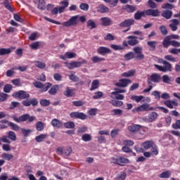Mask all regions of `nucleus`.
<instances>
[{"label": "nucleus", "instance_id": "6e6d98bb", "mask_svg": "<svg viewBox=\"0 0 180 180\" xmlns=\"http://www.w3.org/2000/svg\"><path fill=\"white\" fill-rule=\"evenodd\" d=\"M151 153L152 154H154V155H158V147L153 143V146H152V148H151Z\"/></svg>", "mask_w": 180, "mask_h": 180}, {"label": "nucleus", "instance_id": "09e8293b", "mask_svg": "<svg viewBox=\"0 0 180 180\" xmlns=\"http://www.w3.org/2000/svg\"><path fill=\"white\" fill-rule=\"evenodd\" d=\"M91 61L95 63H101V61H105V58L95 56L93 58H91Z\"/></svg>", "mask_w": 180, "mask_h": 180}, {"label": "nucleus", "instance_id": "a18cd8bd", "mask_svg": "<svg viewBox=\"0 0 180 180\" xmlns=\"http://www.w3.org/2000/svg\"><path fill=\"white\" fill-rule=\"evenodd\" d=\"M165 61H171L172 63H176V59L172 56V55H166L165 56Z\"/></svg>", "mask_w": 180, "mask_h": 180}, {"label": "nucleus", "instance_id": "9d476101", "mask_svg": "<svg viewBox=\"0 0 180 180\" xmlns=\"http://www.w3.org/2000/svg\"><path fill=\"white\" fill-rule=\"evenodd\" d=\"M129 84H131V80L129 79H121L118 82L115 83L116 86H120V88H126Z\"/></svg>", "mask_w": 180, "mask_h": 180}, {"label": "nucleus", "instance_id": "49530a36", "mask_svg": "<svg viewBox=\"0 0 180 180\" xmlns=\"http://www.w3.org/2000/svg\"><path fill=\"white\" fill-rule=\"evenodd\" d=\"M131 99H132V101H135V102H136V103H139V102H141L142 99H144V96H132L131 97Z\"/></svg>", "mask_w": 180, "mask_h": 180}, {"label": "nucleus", "instance_id": "4be33fe9", "mask_svg": "<svg viewBox=\"0 0 180 180\" xmlns=\"http://www.w3.org/2000/svg\"><path fill=\"white\" fill-rule=\"evenodd\" d=\"M162 81L164 82V84H171V82H174V77H171L168 76V75H164L162 77Z\"/></svg>", "mask_w": 180, "mask_h": 180}, {"label": "nucleus", "instance_id": "c9c22d12", "mask_svg": "<svg viewBox=\"0 0 180 180\" xmlns=\"http://www.w3.org/2000/svg\"><path fill=\"white\" fill-rule=\"evenodd\" d=\"M99 88V80L95 79L91 83V87L90 91H95V89H98Z\"/></svg>", "mask_w": 180, "mask_h": 180}, {"label": "nucleus", "instance_id": "a878e982", "mask_svg": "<svg viewBox=\"0 0 180 180\" xmlns=\"http://www.w3.org/2000/svg\"><path fill=\"white\" fill-rule=\"evenodd\" d=\"M154 142L153 141H148L142 143V148L143 150H150L153 147Z\"/></svg>", "mask_w": 180, "mask_h": 180}, {"label": "nucleus", "instance_id": "c756f323", "mask_svg": "<svg viewBox=\"0 0 180 180\" xmlns=\"http://www.w3.org/2000/svg\"><path fill=\"white\" fill-rule=\"evenodd\" d=\"M148 47H150V51H155V47H157L158 42L157 41H148L147 42Z\"/></svg>", "mask_w": 180, "mask_h": 180}, {"label": "nucleus", "instance_id": "a211bd4d", "mask_svg": "<svg viewBox=\"0 0 180 180\" xmlns=\"http://www.w3.org/2000/svg\"><path fill=\"white\" fill-rule=\"evenodd\" d=\"M51 124L53 127H56L57 129H61V127H63V122L56 118L51 120Z\"/></svg>", "mask_w": 180, "mask_h": 180}, {"label": "nucleus", "instance_id": "2eb2a0df", "mask_svg": "<svg viewBox=\"0 0 180 180\" xmlns=\"http://www.w3.org/2000/svg\"><path fill=\"white\" fill-rule=\"evenodd\" d=\"M171 24H169V27L172 30V32H176L178 30V25H179V20L177 19L171 20Z\"/></svg>", "mask_w": 180, "mask_h": 180}, {"label": "nucleus", "instance_id": "393cba45", "mask_svg": "<svg viewBox=\"0 0 180 180\" xmlns=\"http://www.w3.org/2000/svg\"><path fill=\"white\" fill-rule=\"evenodd\" d=\"M150 81L153 82L158 83L161 81V75L157 73H153L150 76Z\"/></svg>", "mask_w": 180, "mask_h": 180}, {"label": "nucleus", "instance_id": "bf43d9fd", "mask_svg": "<svg viewBox=\"0 0 180 180\" xmlns=\"http://www.w3.org/2000/svg\"><path fill=\"white\" fill-rule=\"evenodd\" d=\"M104 40H107L108 41H113L115 40V36L110 33H108L105 37H104Z\"/></svg>", "mask_w": 180, "mask_h": 180}, {"label": "nucleus", "instance_id": "79ce46f5", "mask_svg": "<svg viewBox=\"0 0 180 180\" xmlns=\"http://www.w3.org/2000/svg\"><path fill=\"white\" fill-rule=\"evenodd\" d=\"M124 60H127V61L130 60H133L134 58V53L133 52H129L127 54L124 56Z\"/></svg>", "mask_w": 180, "mask_h": 180}, {"label": "nucleus", "instance_id": "bb28decb", "mask_svg": "<svg viewBox=\"0 0 180 180\" xmlns=\"http://www.w3.org/2000/svg\"><path fill=\"white\" fill-rule=\"evenodd\" d=\"M134 74H136L135 70H131L128 72H125L121 75V76L124 78H129L130 77H134Z\"/></svg>", "mask_w": 180, "mask_h": 180}, {"label": "nucleus", "instance_id": "f257e3e1", "mask_svg": "<svg viewBox=\"0 0 180 180\" xmlns=\"http://www.w3.org/2000/svg\"><path fill=\"white\" fill-rule=\"evenodd\" d=\"M158 62L160 64H163V66L155 65V68L158 70V71H161L162 72H171L172 71V64H171L169 62L162 58H160Z\"/></svg>", "mask_w": 180, "mask_h": 180}, {"label": "nucleus", "instance_id": "6ab92c4d", "mask_svg": "<svg viewBox=\"0 0 180 180\" xmlns=\"http://www.w3.org/2000/svg\"><path fill=\"white\" fill-rule=\"evenodd\" d=\"M110 98H112V99H117V101H123L124 99V96L119 94V93L116 91H112L111 92Z\"/></svg>", "mask_w": 180, "mask_h": 180}, {"label": "nucleus", "instance_id": "72a5a7b5", "mask_svg": "<svg viewBox=\"0 0 180 180\" xmlns=\"http://www.w3.org/2000/svg\"><path fill=\"white\" fill-rule=\"evenodd\" d=\"M1 158H3V160H6V161H11V160H13V155L4 153L1 155Z\"/></svg>", "mask_w": 180, "mask_h": 180}, {"label": "nucleus", "instance_id": "20e7f679", "mask_svg": "<svg viewBox=\"0 0 180 180\" xmlns=\"http://www.w3.org/2000/svg\"><path fill=\"white\" fill-rule=\"evenodd\" d=\"M33 84L35 88H39L41 90V92H46L49 91V88L51 86V83L43 84V83L40 82H35Z\"/></svg>", "mask_w": 180, "mask_h": 180}, {"label": "nucleus", "instance_id": "cd10ccee", "mask_svg": "<svg viewBox=\"0 0 180 180\" xmlns=\"http://www.w3.org/2000/svg\"><path fill=\"white\" fill-rule=\"evenodd\" d=\"M171 38H169V35L164 38L162 41V46L165 49H168L169 46H171Z\"/></svg>", "mask_w": 180, "mask_h": 180}, {"label": "nucleus", "instance_id": "3c124183", "mask_svg": "<svg viewBox=\"0 0 180 180\" xmlns=\"http://www.w3.org/2000/svg\"><path fill=\"white\" fill-rule=\"evenodd\" d=\"M71 153H72V148L71 147H67L63 151V154L65 157L71 155Z\"/></svg>", "mask_w": 180, "mask_h": 180}, {"label": "nucleus", "instance_id": "7c9ffc66", "mask_svg": "<svg viewBox=\"0 0 180 180\" xmlns=\"http://www.w3.org/2000/svg\"><path fill=\"white\" fill-rule=\"evenodd\" d=\"M108 11H109V8L103 4H101L97 7V12H100V13H105Z\"/></svg>", "mask_w": 180, "mask_h": 180}, {"label": "nucleus", "instance_id": "4468645a", "mask_svg": "<svg viewBox=\"0 0 180 180\" xmlns=\"http://www.w3.org/2000/svg\"><path fill=\"white\" fill-rule=\"evenodd\" d=\"M129 46H137L139 44V41L137 40V37L130 35L127 37Z\"/></svg>", "mask_w": 180, "mask_h": 180}, {"label": "nucleus", "instance_id": "4d7b16f0", "mask_svg": "<svg viewBox=\"0 0 180 180\" xmlns=\"http://www.w3.org/2000/svg\"><path fill=\"white\" fill-rule=\"evenodd\" d=\"M110 46L111 47V49L115 51L124 50V47L122 46L121 45L110 44Z\"/></svg>", "mask_w": 180, "mask_h": 180}, {"label": "nucleus", "instance_id": "5701e85b", "mask_svg": "<svg viewBox=\"0 0 180 180\" xmlns=\"http://www.w3.org/2000/svg\"><path fill=\"white\" fill-rule=\"evenodd\" d=\"M146 15L148 16H153V17H157L158 15H160V11L158 9L156 10H153V9H148L146 11Z\"/></svg>", "mask_w": 180, "mask_h": 180}, {"label": "nucleus", "instance_id": "774afa93", "mask_svg": "<svg viewBox=\"0 0 180 180\" xmlns=\"http://www.w3.org/2000/svg\"><path fill=\"white\" fill-rule=\"evenodd\" d=\"M172 128L176 130L180 129V120H177L174 124H172Z\"/></svg>", "mask_w": 180, "mask_h": 180}, {"label": "nucleus", "instance_id": "6e6552de", "mask_svg": "<svg viewBox=\"0 0 180 180\" xmlns=\"http://www.w3.org/2000/svg\"><path fill=\"white\" fill-rule=\"evenodd\" d=\"M13 96L19 98V99H27L30 97V95L25 91H19L13 94Z\"/></svg>", "mask_w": 180, "mask_h": 180}, {"label": "nucleus", "instance_id": "2f4dec72", "mask_svg": "<svg viewBox=\"0 0 180 180\" xmlns=\"http://www.w3.org/2000/svg\"><path fill=\"white\" fill-rule=\"evenodd\" d=\"M159 177L163 179H168V178L171 177V171L167 170L165 172H162L160 175Z\"/></svg>", "mask_w": 180, "mask_h": 180}, {"label": "nucleus", "instance_id": "e2e57ef3", "mask_svg": "<svg viewBox=\"0 0 180 180\" xmlns=\"http://www.w3.org/2000/svg\"><path fill=\"white\" fill-rule=\"evenodd\" d=\"M8 126H10L13 130H15V131H19V126L18 124L13 123V122H8Z\"/></svg>", "mask_w": 180, "mask_h": 180}, {"label": "nucleus", "instance_id": "1a4fd4ad", "mask_svg": "<svg viewBox=\"0 0 180 180\" xmlns=\"http://www.w3.org/2000/svg\"><path fill=\"white\" fill-rule=\"evenodd\" d=\"M133 51L135 54H137L136 58L137 60H144V54L142 53L143 48L140 46H136L133 49Z\"/></svg>", "mask_w": 180, "mask_h": 180}, {"label": "nucleus", "instance_id": "a19ab883", "mask_svg": "<svg viewBox=\"0 0 180 180\" xmlns=\"http://www.w3.org/2000/svg\"><path fill=\"white\" fill-rule=\"evenodd\" d=\"M82 140L86 143L92 140V136L89 134H84L82 136Z\"/></svg>", "mask_w": 180, "mask_h": 180}, {"label": "nucleus", "instance_id": "37998d69", "mask_svg": "<svg viewBox=\"0 0 180 180\" xmlns=\"http://www.w3.org/2000/svg\"><path fill=\"white\" fill-rule=\"evenodd\" d=\"M110 103H112V105L115 106L116 108H120V106L123 105V102L122 101H115V100H111L110 101Z\"/></svg>", "mask_w": 180, "mask_h": 180}, {"label": "nucleus", "instance_id": "0e129e2a", "mask_svg": "<svg viewBox=\"0 0 180 180\" xmlns=\"http://www.w3.org/2000/svg\"><path fill=\"white\" fill-rule=\"evenodd\" d=\"M162 9H174V4L169 3L165 4L162 6Z\"/></svg>", "mask_w": 180, "mask_h": 180}, {"label": "nucleus", "instance_id": "4c0bfd02", "mask_svg": "<svg viewBox=\"0 0 180 180\" xmlns=\"http://www.w3.org/2000/svg\"><path fill=\"white\" fill-rule=\"evenodd\" d=\"M35 127L37 131H43V130H44V123L41 122H37Z\"/></svg>", "mask_w": 180, "mask_h": 180}, {"label": "nucleus", "instance_id": "7ed1b4c3", "mask_svg": "<svg viewBox=\"0 0 180 180\" xmlns=\"http://www.w3.org/2000/svg\"><path fill=\"white\" fill-rule=\"evenodd\" d=\"M88 61L86 60H83L82 61H71L70 63L65 62L67 68L68 70H74V68H79V67H82V64H86Z\"/></svg>", "mask_w": 180, "mask_h": 180}, {"label": "nucleus", "instance_id": "b1692460", "mask_svg": "<svg viewBox=\"0 0 180 180\" xmlns=\"http://www.w3.org/2000/svg\"><path fill=\"white\" fill-rule=\"evenodd\" d=\"M47 137H49V134H41L35 137V141H37V143H41V142L44 141L46 140V139H47Z\"/></svg>", "mask_w": 180, "mask_h": 180}, {"label": "nucleus", "instance_id": "9b49d317", "mask_svg": "<svg viewBox=\"0 0 180 180\" xmlns=\"http://www.w3.org/2000/svg\"><path fill=\"white\" fill-rule=\"evenodd\" d=\"M134 25V20L127 19L119 24L120 27H130V26Z\"/></svg>", "mask_w": 180, "mask_h": 180}, {"label": "nucleus", "instance_id": "ddd939ff", "mask_svg": "<svg viewBox=\"0 0 180 180\" xmlns=\"http://www.w3.org/2000/svg\"><path fill=\"white\" fill-rule=\"evenodd\" d=\"M77 57V54L73 52H66L64 55H61L59 56V58L60 60H67V58L71 59V58H75Z\"/></svg>", "mask_w": 180, "mask_h": 180}, {"label": "nucleus", "instance_id": "69168bd1", "mask_svg": "<svg viewBox=\"0 0 180 180\" xmlns=\"http://www.w3.org/2000/svg\"><path fill=\"white\" fill-rule=\"evenodd\" d=\"M11 91H12V85L6 84L4 86V92L9 94V92H11Z\"/></svg>", "mask_w": 180, "mask_h": 180}, {"label": "nucleus", "instance_id": "de8ad7c7", "mask_svg": "<svg viewBox=\"0 0 180 180\" xmlns=\"http://www.w3.org/2000/svg\"><path fill=\"white\" fill-rule=\"evenodd\" d=\"M63 126L66 129H74V127H75V124L74 123V122H68L64 123Z\"/></svg>", "mask_w": 180, "mask_h": 180}, {"label": "nucleus", "instance_id": "412c9836", "mask_svg": "<svg viewBox=\"0 0 180 180\" xmlns=\"http://www.w3.org/2000/svg\"><path fill=\"white\" fill-rule=\"evenodd\" d=\"M97 53H98V54H101V56H103L105 54L110 53V50L109 49V48L101 46L97 49Z\"/></svg>", "mask_w": 180, "mask_h": 180}, {"label": "nucleus", "instance_id": "13d9d810", "mask_svg": "<svg viewBox=\"0 0 180 180\" xmlns=\"http://www.w3.org/2000/svg\"><path fill=\"white\" fill-rule=\"evenodd\" d=\"M64 95L68 97L72 96V95H74V91L70 89V88H67L66 90L64 91Z\"/></svg>", "mask_w": 180, "mask_h": 180}, {"label": "nucleus", "instance_id": "680f3d73", "mask_svg": "<svg viewBox=\"0 0 180 180\" xmlns=\"http://www.w3.org/2000/svg\"><path fill=\"white\" fill-rule=\"evenodd\" d=\"M21 131L24 136V137H27L30 133H32V129H21Z\"/></svg>", "mask_w": 180, "mask_h": 180}, {"label": "nucleus", "instance_id": "8fccbe9b", "mask_svg": "<svg viewBox=\"0 0 180 180\" xmlns=\"http://www.w3.org/2000/svg\"><path fill=\"white\" fill-rule=\"evenodd\" d=\"M12 51L11 49H0V56H5L6 54H10Z\"/></svg>", "mask_w": 180, "mask_h": 180}, {"label": "nucleus", "instance_id": "e433bc0d", "mask_svg": "<svg viewBox=\"0 0 180 180\" xmlns=\"http://www.w3.org/2000/svg\"><path fill=\"white\" fill-rule=\"evenodd\" d=\"M162 16L165 18V19H171V16H172V11H164L162 12Z\"/></svg>", "mask_w": 180, "mask_h": 180}, {"label": "nucleus", "instance_id": "473e14b6", "mask_svg": "<svg viewBox=\"0 0 180 180\" xmlns=\"http://www.w3.org/2000/svg\"><path fill=\"white\" fill-rule=\"evenodd\" d=\"M60 87L58 86V85L55 84L49 89V94L50 95H56Z\"/></svg>", "mask_w": 180, "mask_h": 180}, {"label": "nucleus", "instance_id": "5fc2aeb1", "mask_svg": "<svg viewBox=\"0 0 180 180\" xmlns=\"http://www.w3.org/2000/svg\"><path fill=\"white\" fill-rule=\"evenodd\" d=\"M8 139L10 140H12V141H16V134L15 132L10 131H8Z\"/></svg>", "mask_w": 180, "mask_h": 180}, {"label": "nucleus", "instance_id": "aec40b11", "mask_svg": "<svg viewBox=\"0 0 180 180\" xmlns=\"http://www.w3.org/2000/svg\"><path fill=\"white\" fill-rule=\"evenodd\" d=\"M60 6L59 7V13H63L65 11L66 8H68L70 3L68 1H63L60 3Z\"/></svg>", "mask_w": 180, "mask_h": 180}, {"label": "nucleus", "instance_id": "f8f14e48", "mask_svg": "<svg viewBox=\"0 0 180 180\" xmlns=\"http://www.w3.org/2000/svg\"><path fill=\"white\" fill-rule=\"evenodd\" d=\"M164 105L169 109H174V106H178V102L175 100H166L164 101Z\"/></svg>", "mask_w": 180, "mask_h": 180}, {"label": "nucleus", "instance_id": "f3484780", "mask_svg": "<svg viewBox=\"0 0 180 180\" xmlns=\"http://www.w3.org/2000/svg\"><path fill=\"white\" fill-rule=\"evenodd\" d=\"M86 27L90 30H92L94 29H96L98 27V25L94 20L89 19L86 22Z\"/></svg>", "mask_w": 180, "mask_h": 180}, {"label": "nucleus", "instance_id": "864d4df0", "mask_svg": "<svg viewBox=\"0 0 180 180\" xmlns=\"http://www.w3.org/2000/svg\"><path fill=\"white\" fill-rule=\"evenodd\" d=\"M132 34H136V36H139V40H144V35H143V32L141 31H134L131 32Z\"/></svg>", "mask_w": 180, "mask_h": 180}, {"label": "nucleus", "instance_id": "c85d7f7f", "mask_svg": "<svg viewBox=\"0 0 180 180\" xmlns=\"http://www.w3.org/2000/svg\"><path fill=\"white\" fill-rule=\"evenodd\" d=\"M141 129V126L137 124H132L128 127V130L131 131L132 133H136V131H139Z\"/></svg>", "mask_w": 180, "mask_h": 180}, {"label": "nucleus", "instance_id": "c03bdc74", "mask_svg": "<svg viewBox=\"0 0 180 180\" xmlns=\"http://www.w3.org/2000/svg\"><path fill=\"white\" fill-rule=\"evenodd\" d=\"M3 5L6 8V9H8V11H10L11 12L13 11V10L12 9V6L9 4V1L4 0Z\"/></svg>", "mask_w": 180, "mask_h": 180}, {"label": "nucleus", "instance_id": "dca6fc26", "mask_svg": "<svg viewBox=\"0 0 180 180\" xmlns=\"http://www.w3.org/2000/svg\"><path fill=\"white\" fill-rule=\"evenodd\" d=\"M101 26H110L112 25V20L108 17H103L100 19Z\"/></svg>", "mask_w": 180, "mask_h": 180}, {"label": "nucleus", "instance_id": "58836bf2", "mask_svg": "<svg viewBox=\"0 0 180 180\" xmlns=\"http://www.w3.org/2000/svg\"><path fill=\"white\" fill-rule=\"evenodd\" d=\"M124 9L127 11V12H129V13H131L136 11V6H130V5H126L124 6Z\"/></svg>", "mask_w": 180, "mask_h": 180}, {"label": "nucleus", "instance_id": "052dcab7", "mask_svg": "<svg viewBox=\"0 0 180 180\" xmlns=\"http://www.w3.org/2000/svg\"><path fill=\"white\" fill-rule=\"evenodd\" d=\"M152 95L153 96H155V99H158V101H160V99H161V92L158 91H153L152 92Z\"/></svg>", "mask_w": 180, "mask_h": 180}, {"label": "nucleus", "instance_id": "603ef678", "mask_svg": "<svg viewBox=\"0 0 180 180\" xmlns=\"http://www.w3.org/2000/svg\"><path fill=\"white\" fill-rule=\"evenodd\" d=\"M122 143L127 147H131L132 146H134V141L131 140H124Z\"/></svg>", "mask_w": 180, "mask_h": 180}, {"label": "nucleus", "instance_id": "f704fd0d", "mask_svg": "<svg viewBox=\"0 0 180 180\" xmlns=\"http://www.w3.org/2000/svg\"><path fill=\"white\" fill-rule=\"evenodd\" d=\"M34 65L37 67V68H40V70H44V68H46V64L40 60L34 61Z\"/></svg>", "mask_w": 180, "mask_h": 180}, {"label": "nucleus", "instance_id": "f03ea898", "mask_svg": "<svg viewBox=\"0 0 180 180\" xmlns=\"http://www.w3.org/2000/svg\"><path fill=\"white\" fill-rule=\"evenodd\" d=\"M78 19L82 23H84V22L86 21V18L84 16L79 17V15H74L71 18H70L69 20L63 22L62 23V25L65 27H70L71 26H75L76 25H78Z\"/></svg>", "mask_w": 180, "mask_h": 180}, {"label": "nucleus", "instance_id": "338daca9", "mask_svg": "<svg viewBox=\"0 0 180 180\" xmlns=\"http://www.w3.org/2000/svg\"><path fill=\"white\" fill-rule=\"evenodd\" d=\"M40 105H41V106H49V105H50V101L42 99L40 101Z\"/></svg>", "mask_w": 180, "mask_h": 180}, {"label": "nucleus", "instance_id": "0eeeda50", "mask_svg": "<svg viewBox=\"0 0 180 180\" xmlns=\"http://www.w3.org/2000/svg\"><path fill=\"white\" fill-rule=\"evenodd\" d=\"M158 117V114L155 112H152L148 114L147 117L144 118L146 122L148 123H153V122H155Z\"/></svg>", "mask_w": 180, "mask_h": 180}, {"label": "nucleus", "instance_id": "39448f33", "mask_svg": "<svg viewBox=\"0 0 180 180\" xmlns=\"http://www.w3.org/2000/svg\"><path fill=\"white\" fill-rule=\"evenodd\" d=\"M112 161L114 164H117V165H121V166H123V164H129V159L123 156L112 158Z\"/></svg>", "mask_w": 180, "mask_h": 180}, {"label": "nucleus", "instance_id": "423d86ee", "mask_svg": "<svg viewBox=\"0 0 180 180\" xmlns=\"http://www.w3.org/2000/svg\"><path fill=\"white\" fill-rule=\"evenodd\" d=\"M149 110H154L153 107H150V104L144 103L139 106L138 108L133 110V112H144V111H149Z\"/></svg>", "mask_w": 180, "mask_h": 180}, {"label": "nucleus", "instance_id": "ea45409f", "mask_svg": "<svg viewBox=\"0 0 180 180\" xmlns=\"http://www.w3.org/2000/svg\"><path fill=\"white\" fill-rule=\"evenodd\" d=\"M111 115L112 116H120L121 115H123V110L120 109H113L111 110Z\"/></svg>", "mask_w": 180, "mask_h": 180}]
</instances>
